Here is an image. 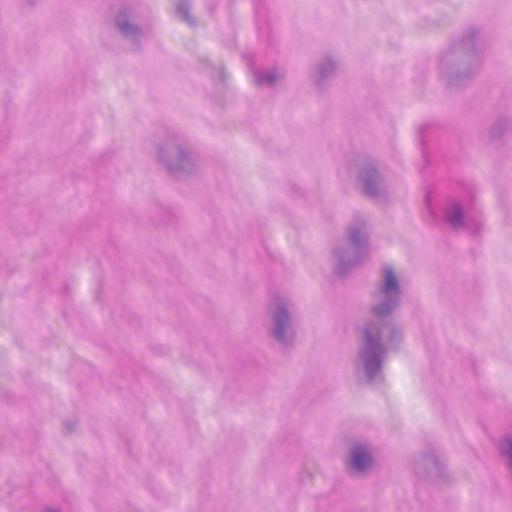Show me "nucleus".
Listing matches in <instances>:
<instances>
[{"instance_id":"7ed1b4c3","label":"nucleus","mask_w":512,"mask_h":512,"mask_svg":"<svg viewBox=\"0 0 512 512\" xmlns=\"http://www.w3.org/2000/svg\"><path fill=\"white\" fill-rule=\"evenodd\" d=\"M287 319V315L285 311H280L276 317V328H275V335L278 338L282 337L283 334V324L285 323Z\"/></svg>"},{"instance_id":"39448f33","label":"nucleus","mask_w":512,"mask_h":512,"mask_svg":"<svg viewBox=\"0 0 512 512\" xmlns=\"http://www.w3.org/2000/svg\"><path fill=\"white\" fill-rule=\"evenodd\" d=\"M462 218V214H461V211L460 209L458 208H455L451 217H450V222L453 224V225H456L460 222Z\"/></svg>"},{"instance_id":"f257e3e1","label":"nucleus","mask_w":512,"mask_h":512,"mask_svg":"<svg viewBox=\"0 0 512 512\" xmlns=\"http://www.w3.org/2000/svg\"><path fill=\"white\" fill-rule=\"evenodd\" d=\"M371 463L369 454L361 449H357L353 452L351 458V466L357 471L364 470Z\"/></svg>"},{"instance_id":"20e7f679","label":"nucleus","mask_w":512,"mask_h":512,"mask_svg":"<svg viewBox=\"0 0 512 512\" xmlns=\"http://www.w3.org/2000/svg\"><path fill=\"white\" fill-rule=\"evenodd\" d=\"M503 451L510 457V463L512 465V441L507 439L503 442Z\"/></svg>"},{"instance_id":"f03ea898","label":"nucleus","mask_w":512,"mask_h":512,"mask_svg":"<svg viewBox=\"0 0 512 512\" xmlns=\"http://www.w3.org/2000/svg\"><path fill=\"white\" fill-rule=\"evenodd\" d=\"M383 289L386 293H389V292L397 289L396 278H395L392 270H390V269H387L385 271V281H384Z\"/></svg>"},{"instance_id":"423d86ee","label":"nucleus","mask_w":512,"mask_h":512,"mask_svg":"<svg viewBox=\"0 0 512 512\" xmlns=\"http://www.w3.org/2000/svg\"><path fill=\"white\" fill-rule=\"evenodd\" d=\"M367 342L370 344L371 343V339L369 338V336L367 335Z\"/></svg>"}]
</instances>
